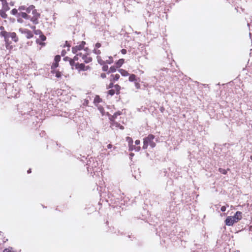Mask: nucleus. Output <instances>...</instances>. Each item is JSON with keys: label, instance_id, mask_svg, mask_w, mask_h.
Here are the masks:
<instances>
[{"label": "nucleus", "instance_id": "obj_9", "mask_svg": "<svg viewBox=\"0 0 252 252\" xmlns=\"http://www.w3.org/2000/svg\"><path fill=\"white\" fill-rule=\"evenodd\" d=\"M39 38L40 39H36V42L39 44H41V45H43L44 44L41 43L40 41V40L42 41H45L46 39V36L43 35L42 33H41L40 35H39Z\"/></svg>", "mask_w": 252, "mask_h": 252}, {"label": "nucleus", "instance_id": "obj_46", "mask_svg": "<svg viewBox=\"0 0 252 252\" xmlns=\"http://www.w3.org/2000/svg\"><path fill=\"white\" fill-rule=\"evenodd\" d=\"M220 172H222V173L223 174H225L226 173V171L224 170H222L221 169H220Z\"/></svg>", "mask_w": 252, "mask_h": 252}, {"label": "nucleus", "instance_id": "obj_16", "mask_svg": "<svg viewBox=\"0 0 252 252\" xmlns=\"http://www.w3.org/2000/svg\"><path fill=\"white\" fill-rule=\"evenodd\" d=\"M82 53H79L77 54L73 58V60L75 62V61H78L79 60V57H82Z\"/></svg>", "mask_w": 252, "mask_h": 252}, {"label": "nucleus", "instance_id": "obj_48", "mask_svg": "<svg viewBox=\"0 0 252 252\" xmlns=\"http://www.w3.org/2000/svg\"><path fill=\"white\" fill-rule=\"evenodd\" d=\"M2 2V3L7 2L6 0H0Z\"/></svg>", "mask_w": 252, "mask_h": 252}, {"label": "nucleus", "instance_id": "obj_17", "mask_svg": "<svg viewBox=\"0 0 252 252\" xmlns=\"http://www.w3.org/2000/svg\"><path fill=\"white\" fill-rule=\"evenodd\" d=\"M101 100V99L100 98V97H99V96L96 95V96L94 97V103L95 104L98 103L100 102Z\"/></svg>", "mask_w": 252, "mask_h": 252}, {"label": "nucleus", "instance_id": "obj_13", "mask_svg": "<svg viewBox=\"0 0 252 252\" xmlns=\"http://www.w3.org/2000/svg\"><path fill=\"white\" fill-rule=\"evenodd\" d=\"M2 10L4 11H6L9 9V7L8 5L7 2H5V3H2Z\"/></svg>", "mask_w": 252, "mask_h": 252}, {"label": "nucleus", "instance_id": "obj_20", "mask_svg": "<svg viewBox=\"0 0 252 252\" xmlns=\"http://www.w3.org/2000/svg\"><path fill=\"white\" fill-rule=\"evenodd\" d=\"M97 62L100 64H103L105 63V62L102 61L100 56L97 57Z\"/></svg>", "mask_w": 252, "mask_h": 252}, {"label": "nucleus", "instance_id": "obj_29", "mask_svg": "<svg viewBox=\"0 0 252 252\" xmlns=\"http://www.w3.org/2000/svg\"><path fill=\"white\" fill-rule=\"evenodd\" d=\"M58 63L55 62L52 66V68H55L58 66Z\"/></svg>", "mask_w": 252, "mask_h": 252}, {"label": "nucleus", "instance_id": "obj_22", "mask_svg": "<svg viewBox=\"0 0 252 252\" xmlns=\"http://www.w3.org/2000/svg\"><path fill=\"white\" fill-rule=\"evenodd\" d=\"M113 60L112 59V58L111 57H109V60H106L105 62V63H107L108 64H111L113 63Z\"/></svg>", "mask_w": 252, "mask_h": 252}, {"label": "nucleus", "instance_id": "obj_40", "mask_svg": "<svg viewBox=\"0 0 252 252\" xmlns=\"http://www.w3.org/2000/svg\"><path fill=\"white\" fill-rule=\"evenodd\" d=\"M70 64L71 65H73L74 64V61L72 59L70 60Z\"/></svg>", "mask_w": 252, "mask_h": 252}, {"label": "nucleus", "instance_id": "obj_21", "mask_svg": "<svg viewBox=\"0 0 252 252\" xmlns=\"http://www.w3.org/2000/svg\"><path fill=\"white\" fill-rule=\"evenodd\" d=\"M111 77H113V80L114 81H117L120 78V75L119 74H116L115 75H111Z\"/></svg>", "mask_w": 252, "mask_h": 252}, {"label": "nucleus", "instance_id": "obj_52", "mask_svg": "<svg viewBox=\"0 0 252 252\" xmlns=\"http://www.w3.org/2000/svg\"><path fill=\"white\" fill-rule=\"evenodd\" d=\"M134 147H135V146H133H133H132V149H133V150H134Z\"/></svg>", "mask_w": 252, "mask_h": 252}, {"label": "nucleus", "instance_id": "obj_34", "mask_svg": "<svg viewBox=\"0 0 252 252\" xmlns=\"http://www.w3.org/2000/svg\"><path fill=\"white\" fill-rule=\"evenodd\" d=\"M114 87H115V89L117 91H119L120 89H121V87L119 85H115L114 86Z\"/></svg>", "mask_w": 252, "mask_h": 252}, {"label": "nucleus", "instance_id": "obj_18", "mask_svg": "<svg viewBox=\"0 0 252 252\" xmlns=\"http://www.w3.org/2000/svg\"><path fill=\"white\" fill-rule=\"evenodd\" d=\"M116 67L114 66H111L109 70H108V73H110L111 72H114L116 71Z\"/></svg>", "mask_w": 252, "mask_h": 252}, {"label": "nucleus", "instance_id": "obj_12", "mask_svg": "<svg viewBox=\"0 0 252 252\" xmlns=\"http://www.w3.org/2000/svg\"><path fill=\"white\" fill-rule=\"evenodd\" d=\"M119 71L124 76H127L129 75L128 72L124 69H120L119 70Z\"/></svg>", "mask_w": 252, "mask_h": 252}, {"label": "nucleus", "instance_id": "obj_3", "mask_svg": "<svg viewBox=\"0 0 252 252\" xmlns=\"http://www.w3.org/2000/svg\"><path fill=\"white\" fill-rule=\"evenodd\" d=\"M0 34L4 37L6 43L8 42L9 38H11L15 42L18 40V37L15 32H8L5 31H2L0 32Z\"/></svg>", "mask_w": 252, "mask_h": 252}, {"label": "nucleus", "instance_id": "obj_6", "mask_svg": "<svg viewBox=\"0 0 252 252\" xmlns=\"http://www.w3.org/2000/svg\"><path fill=\"white\" fill-rule=\"evenodd\" d=\"M19 31L22 33H24L26 34V36L27 38L29 39L32 38L33 36V34L31 31L27 29H20Z\"/></svg>", "mask_w": 252, "mask_h": 252}, {"label": "nucleus", "instance_id": "obj_39", "mask_svg": "<svg viewBox=\"0 0 252 252\" xmlns=\"http://www.w3.org/2000/svg\"><path fill=\"white\" fill-rule=\"evenodd\" d=\"M220 210L222 211V212H224L225 210H226V207L223 206H222L220 208Z\"/></svg>", "mask_w": 252, "mask_h": 252}, {"label": "nucleus", "instance_id": "obj_24", "mask_svg": "<svg viewBox=\"0 0 252 252\" xmlns=\"http://www.w3.org/2000/svg\"><path fill=\"white\" fill-rule=\"evenodd\" d=\"M3 252H14L13 251L12 248H8L5 249L3 250Z\"/></svg>", "mask_w": 252, "mask_h": 252}, {"label": "nucleus", "instance_id": "obj_41", "mask_svg": "<svg viewBox=\"0 0 252 252\" xmlns=\"http://www.w3.org/2000/svg\"><path fill=\"white\" fill-rule=\"evenodd\" d=\"M113 86H113V83H111L109 85V86H108V89L112 88H113Z\"/></svg>", "mask_w": 252, "mask_h": 252}, {"label": "nucleus", "instance_id": "obj_30", "mask_svg": "<svg viewBox=\"0 0 252 252\" xmlns=\"http://www.w3.org/2000/svg\"><path fill=\"white\" fill-rule=\"evenodd\" d=\"M94 52L96 55H99L101 53V52L99 50H96V49L94 50Z\"/></svg>", "mask_w": 252, "mask_h": 252}, {"label": "nucleus", "instance_id": "obj_28", "mask_svg": "<svg viewBox=\"0 0 252 252\" xmlns=\"http://www.w3.org/2000/svg\"><path fill=\"white\" fill-rule=\"evenodd\" d=\"M5 11H4L3 10L1 11V12L0 13V15H1V16L3 18H5L6 17V14L5 13Z\"/></svg>", "mask_w": 252, "mask_h": 252}, {"label": "nucleus", "instance_id": "obj_47", "mask_svg": "<svg viewBox=\"0 0 252 252\" xmlns=\"http://www.w3.org/2000/svg\"><path fill=\"white\" fill-rule=\"evenodd\" d=\"M112 147V145L111 144H108V145H107V148H108V149H110V148H111Z\"/></svg>", "mask_w": 252, "mask_h": 252}, {"label": "nucleus", "instance_id": "obj_53", "mask_svg": "<svg viewBox=\"0 0 252 252\" xmlns=\"http://www.w3.org/2000/svg\"><path fill=\"white\" fill-rule=\"evenodd\" d=\"M251 158V159L252 160V156H251V158Z\"/></svg>", "mask_w": 252, "mask_h": 252}, {"label": "nucleus", "instance_id": "obj_10", "mask_svg": "<svg viewBox=\"0 0 252 252\" xmlns=\"http://www.w3.org/2000/svg\"><path fill=\"white\" fill-rule=\"evenodd\" d=\"M82 59L84 60V62L86 63H89L92 60V58L90 57H87L86 56L83 55Z\"/></svg>", "mask_w": 252, "mask_h": 252}, {"label": "nucleus", "instance_id": "obj_5", "mask_svg": "<svg viewBox=\"0 0 252 252\" xmlns=\"http://www.w3.org/2000/svg\"><path fill=\"white\" fill-rule=\"evenodd\" d=\"M75 67L79 71H86L90 69L89 66H86L83 63H77L75 64Z\"/></svg>", "mask_w": 252, "mask_h": 252}, {"label": "nucleus", "instance_id": "obj_11", "mask_svg": "<svg viewBox=\"0 0 252 252\" xmlns=\"http://www.w3.org/2000/svg\"><path fill=\"white\" fill-rule=\"evenodd\" d=\"M19 16H21L22 18H23L24 19L31 20V16L30 15H28L25 12H21L19 14Z\"/></svg>", "mask_w": 252, "mask_h": 252}, {"label": "nucleus", "instance_id": "obj_7", "mask_svg": "<svg viewBox=\"0 0 252 252\" xmlns=\"http://www.w3.org/2000/svg\"><path fill=\"white\" fill-rule=\"evenodd\" d=\"M85 44V42L82 41L79 45H77L75 47H73L72 48V52L74 54L76 53L78 51H80L83 49Z\"/></svg>", "mask_w": 252, "mask_h": 252}, {"label": "nucleus", "instance_id": "obj_50", "mask_svg": "<svg viewBox=\"0 0 252 252\" xmlns=\"http://www.w3.org/2000/svg\"><path fill=\"white\" fill-rule=\"evenodd\" d=\"M31 172V169H29V170H28V173H30Z\"/></svg>", "mask_w": 252, "mask_h": 252}, {"label": "nucleus", "instance_id": "obj_19", "mask_svg": "<svg viewBox=\"0 0 252 252\" xmlns=\"http://www.w3.org/2000/svg\"><path fill=\"white\" fill-rule=\"evenodd\" d=\"M136 76L134 74H131L129 76V81L132 82L135 80Z\"/></svg>", "mask_w": 252, "mask_h": 252}, {"label": "nucleus", "instance_id": "obj_32", "mask_svg": "<svg viewBox=\"0 0 252 252\" xmlns=\"http://www.w3.org/2000/svg\"><path fill=\"white\" fill-rule=\"evenodd\" d=\"M98 109L99 110L100 112L103 115V113L104 112V109L100 106L98 107Z\"/></svg>", "mask_w": 252, "mask_h": 252}, {"label": "nucleus", "instance_id": "obj_51", "mask_svg": "<svg viewBox=\"0 0 252 252\" xmlns=\"http://www.w3.org/2000/svg\"><path fill=\"white\" fill-rule=\"evenodd\" d=\"M35 26L32 27V29H33L35 30Z\"/></svg>", "mask_w": 252, "mask_h": 252}, {"label": "nucleus", "instance_id": "obj_37", "mask_svg": "<svg viewBox=\"0 0 252 252\" xmlns=\"http://www.w3.org/2000/svg\"><path fill=\"white\" fill-rule=\"evenodd\" d=\"M135 86L136 89H139L140 87V84L138 83L135 82Z\"/></svg>", "mask_w": 252, "mask_h": 252}, {"label": "nucleus", "instance_id": "obj_26", "mask_svg": "<svg viewBox=\"0 0 252 252\" xmlns=\"http://www.w3.org/2000/svg\"><path fill=\"white\" fill-rule=\"evenodd\" d=\"M108 93L110 95H113L115 94V90H110L108 92Z\"/></svg>", "mask_w": 252, "mask_h": 252}, {"label": "nucleus", "instance_id": "obj_23", "mask_svg": "<svg viewBox=\"0 0 252 252\" xmlns=\"http://www.w3.org/2000/svg\"><path fill=\"white\" fill-rule=\"evenodd\" d=\"M60 59L61 57L59 55L56 56L54 59L55 62L58 63L60 61Z\"/></svg>", "mask_w": 252, "mask_h": 252}, {"label": "nucleus", "instance_id": "obj_4", "mask_svg": "<svg viewBox=\"0 0 252 252\" xmlns=\"http://www.w3.org/2000/svg\"><path fill=\"white\" fill-rule=\"evenodd\" d=\"M32 14L33 15L32 17H31V21H32L34 24L37 23V19L39 16V14H38L36 10L34 8L32 10Z\"/></svg>", "mask_w": 252, "mask_h": 252}, {"label": "nucleus", "instance_id": "obj_31", "mask_svg": "<svg viewBox=\"0 0 252 252\" xmlns=\"http://www.w3.org/2000/svg\"><path fill=\"white\" fill-rule=\"evenodd\" d=\"M62 75H61V73L59 71H57L56 72V76L57 77V78H60L61 77Z\"/></svg>", "mask_w": 252, "mask_h": 252}, {"label": "nucleus", "instance_id": "obj_45", "mask_svg": "<svg viewBox=\"0 0 252 252\" xmlns=\"http://www.w3.org/2000/svg\"><path fill=\"white\" fill-rule=\"evenodd\" d=\"M101 77L102 78H104L106 77V74L105 73H102L101 74Z\"/></svg>", "mask_w": 252, "mask_h": 252}, {"label": "nucleus", "instance_id": "obj_49", "mask_svg": "<svg viewBox=\"0 0 252 252\" xmlns=\"http://www.w3.org/2000/svg\"><path fill=\"white\" fill-rule=\"evenodd\" d=\"M3 29H4L3 27L1 26V27H0V30H1V31H2V30H3Z\"/></svg>", "mask_w": 252, "mask_h": 252}, {"label": "nucleus", "instance_id": "obj_2", "mask_svg": "<svg viewBox=\"0 0 252 252\" xmlns=\"http://www.w3.org/2000/svg\"><path fill=\"white\" fill-rule=\"evenodd\" d=\"M155 136L153 134H149L147 137L143 139V149H146L148 145H150L152 148H154L156 146V143L154 141Z\"/></svg>", "mask_w": 252, "mask_h": 252}, {"label": "nucleus", "instance_id": "obj_27", "mask_svg": "<svg viewBox=\"0 0 252 252\" xmlns=\"http://www.w3.org/2000/svg\"><path fill=\"white\" fill-rule=\"evenodd\" d=\"M18 12V11L16 9H13L11 11V13L13 15H16Z\"/></svg>", "mask_w": 252, "mask_h": 252}, {"label": "nucleus", "instance_id": "obj_43", "mask_svg": "<svg viewBox=\"0 0 252 252\" xmlns=\"http://www.w3.org/2000/svg\"><path fill=\"white\" fill-rule=\"evenodd\" d=\"M100 46H101V44H100V43H97L95 44V47H96V48H99Z\"/></svg>", "mask_w": 252, "mask_h": 252}, {"label": "nucleus", "instance_id": "obj_15", "mask_svg": "<svg viewBox=\"0 0 252 252\" xmlns=\"http://www.w3.org/2000/svg\"><path fill=\"white\" fill-rule=\"evenodd\" d=\"M34 8H35L34 6L31 5L29 7L26 8V11L27 13H30L31 11H32V10H33Z\"/></svg>", "mask_w": 252, "mask_h": 252}, {"label": "nucleus", "instance_id": "obj_44", "mask_svg": "<svg viewBox=\"0 0 252 252\" xmlns=\"http://www.w3.org/2000/svg\"><path fill=\"white\" fill-rule=\"evenodd\" d=\"M140 143V140H136L135 141V143L136 145H139Z\"/></svg>", "mask_w": 252, "mask_h": 252}, {"label": "nucleus", "instance_id": "obj_36", "mask_svg": "<svg viewBox=\"0 0 252 252\" xmlns=\"http://www.w3.org/2000/svg\"><path fill=\"white\" fill-rule=\"evenodd\" d=\"M140 149H141V148H140V146H137V147L135 146L134 147V150L135 151L138 152V151H139L140 150Z\"/></svg>", "mask_w": 252, "mask_h": 252}, {"label": "nucleus", "instance_id": "obj_8", "mask_svg": "<svg viewBox=\"0 0 252 252\" xmlns=\"http://www.w3.org/2000/svg\"><path fill=\"white\" fill-rule=\"evenodd\" d=\"M126 140L128 143V146H129V150L130 151H132L133 149H132V146H133L132 143H133V140L131 138L129 137H127L126 138Z\"/></svg>", "mask_w": 252, "mask_h": 252}, {"label": "nucleus", "instance_id": "obj_42", "mask_svg": "<svg viewBox=\"0 0 252 252\" xmlns=\"http://www.w3.org/2000/svg\"><path fill=\"white\" fill-rule=\"evenodd\" d=\"M121 52L123 54H126V49H123L121 50Z\"/></svg>", "mask_w": 252, "mask_h": 252}, {"label": "nucleus", "instance_id": "obj_35", "mask_svg": "<svg viewBox=\"0 0 252 252\" xmlns=\"http://www.w3.org/2000/svg\"><path fill=\"white\" fill-rule=\"evenodd\" d=\"M26 8L25 6H21L19 7V10H26Z\"/></svg>", "mask_w": 252, "mask_h": 252}, {"label": "nucleus", "instance_id": "obj_14", "mask_svg": "<svg viewBox=\"0 0 252 252\" xmlns=\"http://www.w3.org/2000/svg\"><path fill=\"white\" fill-rule=\"evenodd\" d=\"M124 63V60L122 59H120L117 63H116V67L118 68L122 66V65Z\"/></svg>", "mask_w": 252, "mask_h": 252}, {"label": "nucleus", "instance_id": "obj_38", "mask_svg": "<svg viewBox=\"0 0 252 252\" xmlns=\"http://www.w3.org/2000/svg\"><path fill=\"white\" fill-rule=\"evenodd\" d=\"M121 115V113L120 112H117V113H116L115 114H114V115L113 116V117L114 118H115L117 117V116L118 115Z\"/></svg>", "mask_w": 252, "mask_h": 252}, {"label": "nucleus", "instance_id": "obj_25", "mask_svg": "<svg viewBox=\"0 0 252 252\" xmlns=\"http://www.w3.org/2000/svg\"><path fill=\"white\" fill-rule=\"evenodd\" d=\"M36 35H40L42 33L41 31L39 30H35L34 32Z\"/></svg>", "mask_w": 252, "mask_h": 252}, {"label": "nucleus", "instance_id": "obj_1", "mask_svg": "<svg viewBox=\"0 0 252 252\" xmlns=\"http://www.w3.org/2000/svg\"><path fill=\"white\" fill-rule=\"evenodd\" d=\"M242 213L240 211H237L234 216H229L227 217L225 220V223L226 225L231 226L234 223L237 222L242 218Z\"/></svg>", "mask_w": 252, "mask_h": 252}, {"label": "nucleus", "instance_id": "obj_33", "mask_svg": "<svg viewBox=\"0 0 252 252\" xmlns=\"http://www.w3.org/2000/svg\"><path fill=\"white\" fill-rule=\"evenodd\" d=\"M108 69V66L107 65H103L102 67V70L104 71H106Z\"/></svg>", "mask_w": 252, "mask_h": 252}]
</instances>
